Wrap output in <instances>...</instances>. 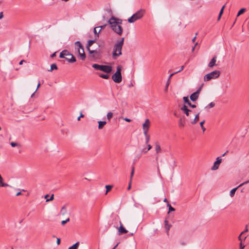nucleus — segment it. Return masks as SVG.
Instances as JSON below:
<instances>
[{
    "label": "nucleus",
    "instance_id": "1",
    "mask_svg": "<svg viewBox=\"0 0 249 249\" xmlns=\"http://www.w3.org/2000/svg\"><path fill=\"white\" fill-rule=\"evenodd\" d=\"M111 29L118 36H121L123 34V28L122 26L123 20L115 17H111L108 21Z\"/></svg>",
    "mask_w": 249,
    "mask_h": 249
},
{
    "label": "nucleus",
    "instance_id": "2",
    "mask_svg": "<svg viewBox=\"0 0 249 249\" xmlns=\"http://www.w3.org/2000/svg\"><path fill=\"white\" fill-rule=\"evenodd\" d=\"M59 57L65 58L70 63H73L76 61L74 56L67 50L62 51L60 53Z\"/></svg>",
    "mask_w": 249,
    "mask_h": 249
},
{
    "label": "nucleus",
    "instance_id": "3",
    "mask_svg": "<svg viewBox=\"0 0 249 249\" xmlns=\"http://www.w3.org/2000/svg\"><path fill=\"white\" fill-rule=\"evenodd\" d=\"M122 67L119 65L117 67L116 71L111 76L112 80L117 83H120L122 81V76L121 74Z\"/></svg>",
    "mask_w": 249,
    "mask_h": 249
},
{
    "label": "nucleus",
    "instance_id": "4",
    "mask_svg": "<svg viewBox=\"0 0 249 249\" xmlns=\"http://www.w3.org/2000/svg\"><path fill=\"white\" fill-rule=\"evenodd\" d=\"M145 13V10L144 9H140L136 13L133 14L131 17L128 18V22L129 23H133L137 20H138L142 18L144 13Z\"/></svg>",
    "mask_w": 249,
    "mask_h": 249
},
{
    "label": "nucleus",
    "instance_id": "5",
    "mask_svg": "<svg viewBox=\"0 0 249 249\" xmlns=\"http://www.w3.org/2000/svg\"><path fill=\"white\" fill-rule=\"evenodd\" d=\"M123 46L116 43L113 48L112 57L114 59H117L119 56L122 55V50Z\"/></svg>",
    "mask_w": 249,
    "mask_h": 249
},
{
    "label": "nucleus",
    "instance_id": "6",
    "mask_svg": "<svg viewBox=\"0 0 249 249\" xmlns=\"http://www.w3.org/2000/svg\"><path fill=\"white\" fill-rule=\"evenodd\" d=\"M220 74V71L218 70H215L210 73L206 74L204 76V81H208L212 79L218 78Z\"/></svg>",
    "mask_w": 249,
    "mask_h": 249
},
{
    "label": "nucleus",
    "instance_id": "7",
    "mask_svg": "<svg viewBox=\"0 0 249 249\" xmlns=\"http://www.w3.org/2000/svg\"><path fill=\"white\" fill-rule=\"evenodd\" d=\"M202 87V85L200 87L196 92H194L190 95V98L192 101L195 102L198 99Z\"/></svg>",
    "mask_w": 249,
    "mask_h": 249
},
{
    "label": "nucleus",
    "instance_id": "8",
    "mask_svg": "<svg viewBox=\"0 0 249 249\" xmlns=\"http://www.w3.org/2000/svg\"><path fill=\"white\" fill-rule=\"evenodd\" d=\"M95 40L96 39L89 40L88 42L87 49L89 54L97 53V50H90L89 49L90 46H91L95 42Z\"/></svg>",
    "mask_w": 249,
    "mask_h": 249
},
{
    "label": "nucleus",
    "instance_id": "9",
    "mask_svg": "<svg viewBox=\"0 0 249 249\" xmlns=\"http://www.w3.org/2000/svg\"><path fill=\"white\" fill-rule=\"evenodd\" d=\"M222 161V159L220 157L216 158V161L214 162L213 166L212 167V170H216L218 169L219 166Z\"/></svg>",
    "mask_w": 249,
    "mask_h": 249
},
{
    "label": "nucleus",
    "instance_id": "10",
    "mask_svg": "<svg viewBox=\"0 0 249 249\" xmlns=\"http://www.w3.org/2000/svg\"><path fill=\"white\" fill-rule=\"evenodd\" d=\"M112 68L111 66L108 65H102L101 71L107 73H109L112 71Z\"/></svg>",
    "mask_w": 249,
    "mask_h": 249
},
{
    "label": "nucleus",
    "instance_id": "11",
    "mask_svg": "<svg viewBox=\"0 0 249 249\" xmlns=\"http://www.w3.org/2000/svg\"><path fill=\"white\" fill-rule=\"evenodd\" d=\"M120 226L118 228V233L119 235L123 234L124 233H126L128 232V231L124 227L123 224L121 221L119 222Z\"/></svg>",
    "mask_w": 249,
    "mask_h": 249
},
{
    "label": "nucleus",
    "instance_id": "12",
    "mask_svg": "<svg viewBox=\"0 0 249 249\" xmlns=\"http://www.w3.org/2000/svg\"><path fill=\"white\" fill-rule=\"evenodd\" d=\"M216 58L217 56L216 55H214L213 58L211 59L210 62H209L208 64V67L210 68H212L214 66H216Z\"/></svg>",
    "mask_w": 249,
    "mask_h": 249
},
{
    "label": "nucleus",
    "instance_id": "13",
    "mask_svg": "<svg viewBox=\"0 0 249 249\" xmlns=\"http://www.w3.org/2000/svg\"><path fill=\"white\" fill-rule=\"evenodd\" d=\"M248 231V226L246 225V228H245V229L244 230V231H243L239 235V236H238V240L241 242H242L243 241H244L246 238H247V236L244 237L242 238H241V235H243L245 233L247 232Z\"/></svg>",
    "mask_w": 249,
    "mask_h": 249
},
{
    "label": "nucleus",
    "instance_id": "14",
    "mask_svg": "<svg viewBox=\"0 0 249 249\" xmlns=\"http://www.w3.org/2000/svg\"><path fill=\"white\" fill-rule=\"evenodd\" d=\"M181 110L184 112V113L187 116H189V114L191 112H192V110L188 109L186 105H183V106L181 108Z\"/></svg>",
    "mask_w": 249,
    "mask_h": 249
},
{
    "label": "nucleus",
    "instance_id": "15",
    "mask_svg": "<svg viewBox=\"0 0 249 249\" xmlns=\"http://www.w3.org/2000/svg\"><path fill=\"white\" fill-rule=\"evenodd\" d=\"M77 52L79 53V55L80 56L81 59L82 60H85V59L86 58V55H85V53L84 52V49H82V50L78 49V50H77Z\"/></svg>",
    "mask_w": 249,
    "mask_h": 249
},
{
    "label": "nucleus",
    "instance_id": "16",
    "mask_svg": "<svg viewBox=\"0 0 249 249\" xmlns=\"http://www.w3.org/2000/svg\"><path fill=\"white\" fill-rule=\"evenodd\" d=\"M183 100L184 102L185 103L187 104L190 107H191L192 108L196 107V106L195 105L192 104V103L189 101L188 97H184L183 98Z\"/></svg>",
    "mask_w": 249,
    "mask_h": 249
},
{
    "label": "nucleus",
    "instance_id": "17",
    "mask_svg": "<svg viewBox=\"0 0 249 249\" xmlns=\"http://www.w3.org/2000/svg\"><path fill=\"white\" fill-rule=\"evenodd\" d=\"M150 126V121L148 119L145 120L144 123L142 124V129H149Z\"/></svg>",
    "mask_w": 249,
    "mask_h": 249
},
{
    "label": "nucleus",
    "instance_id": "18",
    "mask_svg": "<svg viewBox=\"0 0 249 249\" xmlns=\"http://www.w3.org/2000/svg\"><path fill=\"white\" fill-rule=\"evenodd\" d=\"M164 225H165V228L166 230L167 234H168L169 231L170 230V228L172 227V225L169 224L168 223V221L167 220H165L164 221Z\"/></svg>",
    "mask_w": 249,
    "mask_h": 249
},
{
    "label": "nucleus",
    "instance_id": "19",
    "mask_svg": "<svg viewBox=\"0 0 249 249\" xmlns=\"http://www.w3.org/2000/svg\"><path fill=\"white\" fill-rule=\"evenodd\" d=\"M98 129H102L105 125L106 124L107 122L106 121H99L98 122Z\"/></svg>",
    "mask_w": 249,
    "mask_h": 249
},
{
    "label": "nucleus",
    "instance_id": "20",
    "mask_svg": "<svg viewBox=\"0 0 249 249\" xmlns=\"http://www.w3.org/2000/svg\"><path fill=\"white\" fill-rule=\"evenodd\" d=\"M185 121L183 118H180L178 121V126L180 127H183L185 126Z\"/></svg>",
    "mask_w": 249,
    "mask_h": 249
},
{
    "label": "nucleus",
    "instance_id": "21",
    "mask_svg": "<svg viewBox=\"0 0 249 249\" xmlns=\"http://www.w3.org/2000/svg\"><path fill=\"white\" fill-rule=\"evenodd\" d=\"M199 113H198L196 115L194 119L191 122L192 124H195L198 121L199 118Z\"/></svg>",
    "mask_w": 249,
    "mask_h": 249
},
{
    "label": "nucleus",
    "instance_id": "22",
    "mask_svg": "<svg viewBox=\"0 0 249 249\" xmlns=\"http://www.w3.org/2000/svg\"><path fill=\"white\" fill-rule=\"evenodd\" d=\"M98 28V27H97L94 28V30H93V32L94 34V37H95V39H96L97 38H98L99 37V34L101 32V29H100L99 31L97 32L96 29Z\"/></svg>",
    "mask_w": 249,
    "mask_h": 249
},
{
    "label": "nucleus",
    "instance_id": "23",
    "mask_svg": "<svg viewBox=\"0 0 249 249\" xmlns=\"http://www.w3.org/2000/svg\"><path fill=\"white\" fill-rule=\"evenodd\" d=\"M102 66V65H99L97 64H93L92 65V67L93 68H94V69H95L96 70H100V71L101 70Z\"/></svg>",
    "mask_w": 249,
    "mask_h": 249
},
{
    "label": "nucleus",
    "instance_id": "24",
    "mask_svg": "<svg viewBox=\"0 0 249 249\" xmlns=\"http://www.w3.org/2000/svg\"><path fill=\"white\" fill-rule=\"evenodd\" d=\"M184 68V66H182L181 67V69H180V70H179L178 71H176V72H174V73H173L169 75V78H168V79H169V81H170V79H171V77H172L174 74H176V73H178V72H179L181 71H182V70H183Z\"/></svg>",
    "mask_w": 249,
    "mask_h": 249
},
{
    "label": "nucleus",
    "instance_id": "25",
    "mask_svg": "<svg viewBox=\"0 0 249 249\" xmlns=\"http://www.w3.org/2000/svg\"><path fill=\"white\" fill-rule=\"evenodd\" d=\"M75 44L77 47L76 49L77 50H78V49H79L80 50H82V49H84L82 45L81 44L80 41H77L75 42Z\"/></svg>",
    "mask_w": 249,
    "mask_h": 249
},
{
    "label": "nucleus",
    "instance_id": "26",
    "mask_svg": "<svg viewBox=\"0 0 249 249\" xmlns=\"http://www.w3.org/2000/svg\"><path fill=\"white\" fill-rule=\"evenodd\" d=\"M99 55H100L99 52L97 51V53L90 54L89 57L93 59H96L98 57Z\"/></svg>",
    "mask_w": 249,
    "mask_h": 249
},
{
    "label": "nucleus",
    "instance_id": "27",
    "mask_svg": "<svg viewBox=\"0 0 249 249\" xmlns=\"http://www.w3.org/2000/svg\"><path fill=\"white\" fill-rule=\"evenodd\" d=\"M67 212V208L65 206H63L62 208H61V211H60V213L64 215H65Z\"/></svg>",
    "mask_w": 249,
    "mask_h": 249
},
{
    "label": "nucleus",
    "instance_id": "28",
    "mask_svg": "<svg viewBox=\"0 0 249 249\" xmlns=\"http://www.w3.org/2000/svg\"><path fill=\"white\" fill-rule=\"evenodd\" d=\"M79 245V242H77L76 243L73 244L72 246L69 248V249H77Z\"/></svg>",
    "mask_w": 249,
    "mask_h": 249
},
{
    "label": "nucleus",
    "instance_id": "29",
    "mask_svg": "<svg viewBox=\"0 0 249 249\" xmlns=\"http://www.w3.org/2000/svg\"><path fill=\"white\" fill-rule=\"evenodd\" d=\"M239 187L237 186V187L235 188H233L232 189L231 191H230V195L231 197H232L234 196V194H235V193L236 191V190L238 188H239Z\"/></svg>",
    "mask_w": 249,
    "mask_h": 249
},
{
    "label": "nucleus",
    "instance_id": "30",
    "mask_svg": "<svg viewBox=\"0 0 249 249\" xmlns=\"http://www.w3.org/2000/svg\"><path fill=\"white\" fill-rule=\"evenodd\" d=\"M155 150L157 153H159L161 151L160 145L158 143L156 144Z\"/></svg>",
    "mask_w": 249,
    "mask_h": 249
},
{
    "label": "nucleus",
    "instance_id": "31",
    "mask_svg": "<svg viewBox=\"0 0 249 249\" xmlns=\"http://www.w3.org/2000/svg\"><path fill=\"white\" fill-rule=\"evenodd\" d=\"M246 9L244 8L241 9L238 11L237 15V17H239L240 15L243 14L246 11Z\"/></svg>",
    "mask_w": 249,
    "mask_h": 249
},
{
    "label": "nucleus",
    "instance_id": "32",
    "mask_svg": "<svg viewBox=\"0 0 249 249\" xmlns=\"http://www.w3.org/2000/svg\"><path fill=\"white\" fill-rule=\"evenodd\" d=\"M57 67L55 63H53L51 65V69L49 70V71H52L53 70H57Z\"/></svg>",
    "mask_w": 249,
    "mask_h": 249
},
{
    "label": "nucleus",
    "instance_id": "33",
    "mask_svg": "<svg viewBox=\"0 0 249 249\" xmlns=\"http://www.w3.org/2000/svg\"><path fill=\"white\" fill-rule=\"evenodd\" d=\"M99 76L100 77H101L102 78H104V79H107L109 77V75H108V74H103V73H101V74H99Z\"/></svg>",
    "mask_w": 249,
    "mask_h": 249
},
{
    "label": "nucleus",
    "instance_id": "34",
    "mask_svg": "<svg viewBox=\"0 0 249 249\" xmlns=\"http://www.w3.org/2000/svg\"><path fill=\"white\" fill-rule=\"evenodd\" d=\"M124 37H122L120 39V40H118L116 43H117L118 44H119L120 45H121L122 46H123V45H124Z\"/></svg>",
    "mask_w": 249,
    "mask_h": 249
},
{
    "label": "nucleus",
    "instance_id": "35",
    "mask_svg": "<svg viewBox=\"0 0 249 249\" xmlns=\"http://www.w3.org/2000/svg\"><path fill=\"white\" fill-rule=\"evenodd\" d=\"M105 187L107 190L105 194L107 195V193L111 189V188H112V186L107 185H106Z\"/></svg>",
    "mask_w": 249,
    "mask_h": 249
},
{
    "label": "nucleus",
    "instance_id": "36",
    "mask_svg": "<svg viewBox=\"0 0 249 249\" xmlns=\"http://www.w3.org/2000/svg\"><path fill=\"white\" fill-rule=\"evenodd\" d=\"M170 83V81H169V79H168V80L166 82V84L165 87L164 88V91L165 92H167L168 91V86H169Z\"/></svg>",
    "mask_w": 249,
    "mask_h": 249
},
{
    "label": "nucleus",
    "instance_id": "37",
    "mask_svg": "<svg viewBox=\"0 0 249 249\" xmlns=\"http://www.w3.org/2000/svg\"><path fill=\"white\" fill-rule=\"evenodd\" d=\"M167 207H168L169 208V213L170 212H172V211H175V209L171 206V205L168 202L167 203Z\"/></svg>",
    "mask_w": 249,
    "mask_h": 249
},
{
    "label": "nucleus",
    "instance_id": "38",
    "mask_svg": "<svg viewBox=\"0 0 249 249\" xmlns=\"http://www.w3.org/2000/svg\"><path fill=\"white\" fill-rule=\"evenodd\" d=\"M113 116V113L111 112H108L107 115V119L109 121Z\"/></svg>",
    "mask_w": 249,
    "mask_h": 249
},
{
    "label": "nucleus",
    "instance_id": "39",
    "mask_svg": "<svg viewBox=\"0 0 249 249\" xmlns=\"http://www.w3.org/2000/svg\"><path fill=\"white\" fill-rule=\"evenodd\" d=\"M134 170H135V168H134V167L133 166L132 167V170H131V174H130V180L131 181L132 180V177L134 175Z\"/></svg>",
    "mask_w": 249,
    "mask_h": 249
},
{
    "label": "nucleus",
    "instance_id": "40",
    "mask_svg": "<svg viewBox=\"0 0 249 249\" xmlns=\"http://www.w3.org/2000/svg\"><path fill=\"white\" fill-rule=\"evenodd\" d=\"M0 187H11L8 184L4 182L0 183Z\"/></svg>",
    "mask_w": 249,
    "mask_h": 249
},
{
    "label": "nucleus",
    "instance_id": "41",
    "mask_svg": "<svg viewBox=\"0 0 249 249\" xmlns=\"http://www.w3.org/2000/svg\"><path fill=\"white\" fill-rule=\"evenodd\" d=\"M143 133H144L145 137L149 136V135H148V134L149 129H143Z\"/></svg>",
    "mask_w": 249,
    "mask_h": 249
},
{
    "label": "nucleus",
    "instance_id": "42",
    "mask_svg": "<svg viewBox=\"0 0 249 249\" xmlns=\"http://www.w3.org/2000/svg\"><path fill=\"white\" fill-rule=\"evenodd\" d=\"M215 106V104L213 102L210 103L207 107H206V108L207 107H213Z\"/></svg>",
    "mask_w": 249,
    "mask_h": 249
},
{
    "label": "nucleus",
    "instance_id": "43",
    "mask_svg": "<svg viewBox=\"0 0 249 249\" xmlns=\"http://www.w3.org/2000/svg\"><path fill=\"white\" fill-rule=\"evenodd\" d=\"M225 7V5H223L222 6V7L221 8V10L220 11L219 14V15H220V16H221L223 14V11H224V9Z\"/></svg>",
    "mask_w": 249,
    "mask_h": 249
},
{
    "label": "nucleus",
    "instance_id": "44",
    "mask_svg": "<svg viewBox=\"0 0 249 249\" xmlns=\"http://www.w3.org/2000/svg\"><path fill=\"white\" fill-rule=\"evenodd\" d=\"M70 221V218H68L67 219H66L65 220H63L61 221V224L62 225H65L66 223H67L68 222H69Z\"/></svg>",
    "mask_w": 249,
    "mask_h": 249
},
{
    "label": "nucleus",
    "instance_id": "45",
    "mask_svg": "<svg viewBox=\"0 0 249 249\" xmlns=\"http://www.w3.org/2000/svg\"><path fill=\"white\" fill-rule=\"evenodd\" d=\"M10 144L12 146V147H16L17 146H18L19 145V144H18V143H16L15 142H11L10 143Z\"/></svg>",
    "mask_w": 249,
    "mask_h": 249
},
{
    "label": "nucleus",
    "instance_id": "46",
    "mask_svg": "<svg viewBox=\"0 0 249 249\" xmlns=\"http://www.w3.org/2000/svg\"><path fill=\"white\" fill-rule=\"evenodd\" d=\"M150 139V136L145 137V143L146 144H147L149 142Z\"/></svg>",
    "mask_w": 249,
    "mask_h": 249
},
{
    "label": "nucleus",
    "instance_id": "47",
    "mask_svg": "<svg viewBox=\"0 0 249 249\" xmlns=\"http://www.w3.org/2000/svg\"><path fill=\"white\" fill-rule=\"evenodd\" d=\"M40 86V82H38V84H37V88H36V91H35V92H34L32 94V95H31V97H33V96H34V94H35V93L36 91V90H37V89L39 88V87Z\"/></svg>",
    "mask_w": 249,
    "mask_h": 249
},
{
    "label": "nucleus",
    "instance_id": "48",
    "mask_svg": "<svg viewBox=\"0 0 249 249\" xmlns=\"http://www.w3.org/2000/svg\"><path fill=\"white\" fill-rule=\"evenodd\" d=\"M53 198H54V195H53H53L51 196V197H50V198H49V199H46V202H48V201H52V200H53Z\"/></svg>",
    "mask_w": 249,
    "mask_h": 249
},
{
    "label": "nucleus",
    "instance_id": "49",
    "mask_svg": "<svg viewBox=\"0 0 249 249\" xmlns=\"http://www.w3.org/2000/svg\"><path fill=\"white\" fill-rule=\"evenodd\" d=\"M245 246L242 244V242L240 241V249H244Z\"/></svg>",
    "mask_w": 249,
    "mask_h": 249
},
{
    "label": "nucleus",
    "instance_id": "50",
    "mask_svg": "<svg viewBox=\"0 0 249 249\" xmlns=\"http://www.w3.org/2000/svg\"><path fill=\"white\" fill-rule=\"evenodd\" d=\"M249 183V180H247V181H245V182H243V183H241V184H240V185L238 186V187H241V186H243V185L246 184H247V183Z\"/></svg>",
    "mask_w": 249,
    "mask_h": 249
},
{
    "label": "nucleus",
    "instance_id": "51",
    "mask_svg": "<svg viewBox=\"0 0 249 249\" xmlns=\"http://www.w3.org/2000/svg\"><path fill=\"white\" fill-rule=\"evenodd\" d=\"M106 25H107L106 24H105V25H104L100 26L98 27V28H101L100 29H101V30L102 29H104L105 28V27H106Z\"/></svg>",
    "mask_w": 249,
    "mask_h": 249
},
{
    "label": "nucleus",
    "instance_id": "52",
    "mask_svg": "<svg viewBox=\"0 0 249 249\" xmlns=\"http://www.w3.org/2000/svg\"><path fill=\"white\" fill-rule=\"evenodd\" d=\"M147 151H149L152 148V146L149 144L147 143Z\"/></svg>",
    "mask_w": 249,
    "mask_h": 249
},
{
    "label": "nucleus",
    "instance_id": "53",
    "mask_svg": "<svg viewBox=\"0 0 249 249\" xmlns=\"http://www.w3.org/2000/svg\"><path fill=\"white\" fill-rule=\"evenodd\" d=\"M84 117V115L82 113H81L80 116L78 117V118H77V120L79 121L80 119V118H81V117L83 118Z\"/></svg>",
    "mask_w": 249,
    "mask_h": 249
},
{
    "label": "nucleus",
    "instance_id": "54",
    "mask_svg": "<svg viewBox=\"0 0 249 249\" xmlns=\"http://www.w3.org/2000/svg\"><path fill=\"white\" fill-rule=\"evenodd\" d=\"M124 120H125L126 122H130L131 121V120L130 119H128L127 118H125L124 119Z\"/></svg>",
    "mask_w": 249,
    "mask_h": 249
},
{
    "label": "nucleus",
    "instance_id": "55",
    "mask_svg": "<svg viewBox=\"0 0 249 249\" xmlns=\"http://www.w3.org/2000/svg\"><path fill=\"white\" fill-rule=\"evenodd\" d=\"M204 123H205V120H203L200 123V125L201 127H203Z\"/></svg>",
    "mask_w": 249,
    "mask_h": 249
},
{
    "label": "nucleus",
    "instance_id": "56",
    "mask_svg": "<svg viewBox=\"0 0 249 249\" xmlns=\"http://www.w3.org/2000/svg\"><path fill=\"white\" fill-rule=\"evenodd\" d=\"M57 244L58 245L60 244V238H57V241H56Z\"/></svg>",
    "mask_w": 249,
    "mask_h": 249
},
{
    "label": "nucleus",
    "instance_id": "57",
    "mask_svg": "<svg viewBox=\"0 0 249 249\" xmlns=\"http://www.w3.org/2000/svg\"><path fill=\"white\" fill-rule=\"evenodd\" d=\"M141 157V154H140V155H137V156H136V158H137L138 159H139V158H140V157ZM136 160H137V159H135L134 160V161H136Z\"/></svg>",
    "mask_w": 249,
    "mask_h": 249
},
{
    "label": "nucleus",
    "instance_id": "58",
    "mask_svg": "<svg viewBox=\"0 0 249 249\" xmlns=\"http://www.w3.org/2000/svg\"><path fill=\"white\" fill-rule=\"evenodd\" d=\"M131 181L130 180V182H129V185H128V186L127 187V190H130V188H131Z\"/></svg>",
    "mask_w": 249,
    "mask_h": 249
},
{
    "label": "nucleus",
    "instance_id": "59",
    "mask_svg": "<svg viewBox=\"0 0 249 249\" xmlns=\"http://www.w3.org/2000/svg\"><path fill=\"white\" fill-rule=\"evenodd\" d=\"M3 17V12H0V19H1Z\"/></svg>",
    "mask_w": 249,
    "mask_h": 249
},
{
    "label": "nucleus",
    "instance_id": "60",
    "mask_svg": "<svg viewBox=\"0 0 249 249\" xmlns=\"http://www.w3.org/2000/svg\"><path fill=\"white\" fill-rule=\"evenodd\" d=\"M147 150L146 151V150H145V148L143 149L142 150V152H143L144 153H146L147 152Z\"/></svg>",
    "mask_w": 249,
    "mask_h": 249
},
{
    "label": "nucleus",
    "instance_id": "61",
    "mask_svg": "<svg viewBox=\"0 0 249 249\" xmlns=\"http://www.w3.org/2000/svg\"><path fill=\"white\" fill-rule=\"evenodd\" d=\"M25 61L24 60H21L19 63V65H22L23 64V62H24Z\"/></svg>",
    "mask_w": 249,
    "mask_h": 249
},
{
    "label": "nucleus",
    "instance_id": "62",
    "mask_svg": "<svg viewBox=\"0 0 249 249\" xmlns=\"http://www.w3.org/2000/svg\"><path fill=\"white\" fill-rule=\"evenodd\" d=\"M55 56V53H53L51 54V57L53 58V57H54Z\"/></svg>",
    "mask_w": 249,
    "mask_h": 249
},
{
    "label": "nucleus",
    "instance_id": "63",
    "mask_svg": "<svg viewBox=\"0 0 249 249\" xmlns=\"http://www.w3.org/2000/svg\"><path fill=\"white\" fill-rule=\"evenodd\" d=\"M21 194V192H19L17 193L16 196H18L20 195Z\"/></svg>",
    "mask_w": 249,
    "mask_h": 249
},
{
    "label": "nucleus",
    "instance_id": "64",
    "mask_svg": "<svg viewBox=\"0 0 249 249\" xmlns=\"http://www.w3.org/2000/svg\"><path fill=\"white\" fill-rule=\"evenodd\" d=\"M203 131L204 132L206 130V128L203 126V127H201Z\"/></svg>",
    "mask_w": 249,
    "mask_h": 249
}]
</instances>
